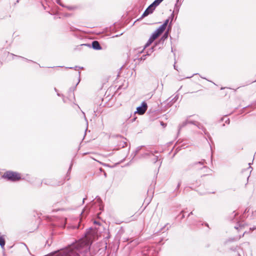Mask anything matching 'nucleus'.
<instances>
[{
  "label": "nucleus",
  "mask_w": 256,
  "mask_h": 256,
  "mask_svg": "<svg viewBox=\"0 0 256 256\" xmlns=\"http://www.w3.org/2000/svg\"><path fill=\"white\" fill-rule=\"evenodd\" d=\"M90 210V208L88 206H86L82 212L81 214L83 216H86Z\"/></svg>",
  "instance_id": "4468645a"
},
{
  "label": "nucleus",
  "mask_w": 256,
  "mask_h": 256,
  "mask_svg": "<svg viewBox=\"0 0 256 256\" xmlns=\"http://www.w3.org/2000/svg\"><path fill=\"white\" fill-rule=\"evenodd\" d=\"M192 214H193V212H191L188 214V216H190V215H192Z\"/></svg>",
  "instance_id": "79ce46f5"
},
{
  "label": "nucleus",
  "mask_w": 256,
  "mask_h": 256,
  "mask_svg": "<svg viewBox=\"0 0 256 256\" xmlns=\"http://www.w3.org/2000/svg\"><path fill=\"white\" fill-rule=\"evenodd\" d=\"M72 164H71L70 167H69V168L68 170V172H67V174H66V178L67 180H69L70 178V170H72Z\"/></svg>",
  "instance_id": "aec40b11"
},
{
  "label": "nucleus",
  "mask_w": 256,
  "mask_h": 256,
  "mask_svg": "<svg viewBox=\"0 0 256 256\" xmlns=\"http://www.w3.org/2000/svg\"><path fill=\"white\" fill-rule=\"evenodd\" d=\"M94 224H98V225H100V222H97V221H94Z\"/></svg>",
  "instance_id": "ea45409f"
},
{
  "label": "nucleus",
  "mask_w": 256,
  "mask_h": 256,
  "mask_svg": "<svg viewBox=\"0 0 256 256\" xmlns=\"http://www.w3.org/2000/svg\"><path fill=\"white\" fill-rule=\"evenodd\" d=\"M78 82H77V84H76V86H74V87H71L69 89V94H72V96H74V90H75V89L76 88V86H78V83L80 82V72H78Z\"/></svg>",
  "instance_id": "1a4fd4ad"
},
{
  "label": "nucleus",
  "mask_w": 256,
  "mask_h": 256,
  "mask_svg": "<svg viewBox=\"0 0 256 256\" xmlns=\"http://www.w3.org/2000/svg\"><path fill=\"white\" fill-rule=\"evenodd\" d=\"M256 81V80H254V81H252V82H250L249 84L252 83V82H255Z\"/></svg>",
  "instance_id": "8fccbe9b"
},
{
  "label": "nucleus",
  "mask_w": 256,
  "mask_h": 256,
  "mask_svg": "<svg viewBox=\"0 0 256 256\" xmlns=\"http://www.w3.org/2000/svg\"><path fill=\"white\" fill-rule=\"evenodd\" d=\"M174 68L176 70H177L176 68V66L175 64H174Z\"/></svg>",
  "instance_id": "3c124183"
},
{
  "label": "nucleus",
  "mask_w": 256,
  "mask_h": 256,
  "mask_svg": "<svg viewBox=\"0 0 256 256\" xmlns=\"http://www.w3.org/2000/svg\"><path fill=\"white\" fill-rule=\"evenodd\" d=\"M224 120V118H220V122H221L223 121V120Z\"/></svg>",
  "instance_id": "37998d69"
},
{
  "label": "nucleus",
  "mask_w": 256,
  "mask_h": 256,
  "mask_svg": "<svg viewBox=\"0 0 256 256\" xmlns=\"http://www.w3.org/2000/svg\"><path fill=\"white\" fill-rule=\"evenodd\" d=\"M172 52H173V49H172Z\"/></svg>",
  "instance_id": "338daca9"
},
{
  "label": "nucleus",
  "mask_w": 256,
  "mask_h": 256,
  "mask_svg": "<svg viewBox=\"0 0 256 256\" xmlns=\"http://www.w3.org/2000/svg\"><path fill=\"white\" fill-rule=\"evenodd\" d=\"M78 68H80V69H83L84 68L83 67H79L78 66H76L74 68H73V67H66V68H70V69H72V68H74V70H76L78 69Z\"/></svg>",
  "instance_id": "c85d7f7f"
},
{
  "label": "nucleus",
  "mask_w": 256,
  "mask_h": 256,
  "mask_svg": "<svg viewBox=\"0 0 256 256\" xmlns=\"http://www.w3.org/2000/svg\"><path fill=\"white\" fill-rule=\"evenodd\" d=\"M70 31H74L75 30H76V28H74L73 27H71L70 28Z\"/></svg>",
  "instance_id": "58836bf2"
},
{
  "label": "nucleus",
  "mask_w": 256,
  "mask_h": 256,
  "mask_svg": "<svg viewBox=\"0 0 256 256\" xmlns=\"http://www.w3.org/2000/svg\"><path fill=\"white\" fill-rule=\"evenodd\" d=\"M62 100H63L64 102V103L66 102V100H65V98H64V97H62Z\"/></svg>",
  "instance_id": "a19ab883"
},
{
  "label": "nucleus",
  "mask_w": 256,
  "mask_h": 256,
  "mask_svg": "<svg viewBox=\"0 0 256 256\" xmlns=\"http://www.w3.org/2000/svg\"><path fill=\"white\" fill-rule=\"evenodd\" d=\"M223 89H224V88H221V90H223Z\"/></svg>",
  "instance_id": "774afa93"
},
{
  "label": "nucleus",
  "mask_w": 256,
  "mask_h": 256,
  "mask_svg": "<svg viewBox=\"0 0 256 256\" xmlns=\"http://www.w3.org/2000/svg\"><path fill=\"white\" fill-rule=\"evenodd\" d=\"M196 126L202 130V131L205 130V128L200 122H198Z\"/></svg>",
  "instance_id": "393cba45"
},
{
  "label": "nucleus",
  "mask_w": 256,
  "mask_h": 256,
  "mask_svg": "<svg viewBox=\"0 0 256 256\" xmlns=\"http://www.w3.org/2000/svg\"><path fill=\"white\" fill-rule=\"evenodd\" d=\"M120 36V35L117 34V35H116V36H114L113 37H114H114H118V36Z\"/></svg>",
  "instance_id": "09e8293b"
},
{
  "label": "nucleus",
  "mask_w": 256,
  "mask_h": 256,
  "mask_svg": "<svg viewBox=\"0 0 256 256\" xmlns=\"http://www.w3.org/2000/svg\"><path fill=\"white\" fill-rule=\"evenodd\" d=\"M110 29H111V30H114V28H113V27H110Z\"/></svg>",
  "instance_id": "5fc2aeb1"
},
{
  "label": "nucleus",
  "mask_w": 256,
  "mask_h": 256,
  "mask_svg": "<svg viewBox=\"0 0 256 256\" xmlns=\"http://www.w3.org/2000/svg\"><path fill=\"white\" fill-rule=\"evenodd\" d=\"M225 126V124H222V126Z\"/></svg>",
  "instance_id": "0e129e2a"
},
{
  "label": "nucleus",
  "mask_w": 256,
  "mask_h": 256,
  "mask_svg": "<svg viewBox=\"0 0 256 256\" xmlns=\"http://www.w3.org/2000/svg\"><path fill=\"white\" fill-rule=\"evenodd\" d=\"M178 98V94H176L169 102L168 103V106H171Z\"/></svg>",
  "instance_id": "9d476101"
},
{
  "label": "nucleus",
  "mask_w": 256,
  "mask_h": 256,
  "mask_svg": "<svg viewBox=\"0 0 256 256\" xmlns=\"http://www.w3.org/2000/svg\"><path fill=\"white\" fill-rule=\"evenodd\" d=\"M116 138H118V137L122 138V136H120V135H116Z\"/></svg>",
  "instance_id": "a18cd8bd"
},
{
  "label": "nucleus",
  "mask_w": 256,
  "mask_h": 256,
  "mask_svg": "<svg viewBox=\"0 0 256 256\" xmlns=\"http://www.w3.org/2000/svg\"><path fill=\"white\" fill-rule=\"evenodd\" d=\"M167 225H168V224H166V225H165V226H164V228H162V230L164 229V228L165 227H166V226Z\"/></svg>",
  "instance_id": "de8ad7c7"
},
{
  "label": "nucleus",
  "mask_w": 256,
  "mask_h": 256,
  "mask_svg": "<svg viewBox=\"0 0 256 256\" xmlns=\"http://www.w3.org/2000/svg\"><path fill=\"white\" fill-rule=\"evenodd\" d=\"M184 212V210H182L181 212H180V214H182V218H184V214H183Z\"/></svg>",
  "instance_id": "4c0bfd02"
},
{
  "label": "nucleus",
  "mask_w": 256,
  "mask_h": 256,
  "mask_svg": "<svg viewBox=\"0 0 256 256\" xmlns=\"http://www.w3.org/2000/svg\"><path fill=\"white\" fill-rule=\"evenodd\" d=\"M164 30H165L162 27L160 26L152 34V36L154 37V38L156 39L164 31Z\"/></svg>",
  "instance_id": "423d86ee"
},
{
  "label": "nucleus",
  "mask_w": 256,
  "mask_h": 256,
  "mask_svg": "<svg viewBox=\"0 0 256 256\" xmlns=\"http://www.w3.org/2000/svg\"><path fill=\"white\" fill-rule=\"evenodd\" d=\"M168 35L169 34H168V32H165L160 38L164 41L168 38Z\"/></svg>",
  "instance_id": "b1692460"
},
{
  "label": "nucleus",
  "mask_w": 256,
  "mask_h": 256,
  "mask_svg": "<svg viewBox=\"0 0 256 256\" xmlns=\"http://www.w3.org/2000/svg\"><path fill=\"white\" fill-rule=\"evenodd\" d=\"M144 146H138L136 149L132 154V159L136 156V155L139 152L140 150L142 149V148Z\"/></svg>",
  "instance_id": "ddd939ff"
},
{
  "label": "nucleus",
  "mask_w": 256,
  "mask_h": 256,
  "mask_svg": "<svg viewBox=\"0 0 256 256\" xmlns=\"http://www.w3.org/2000/svg\"><path fill=\"white\" fill-rule=\"evenodd\" d=\"M187 124H188V120H186L182 124L179 125L178 126V132L179 133L180 130L186 126Z\"/></svg>",
  "instance_id": "dca6fc26"
},
{
  "label": "nucleus",
  "mask_w": 256,
  "mask_h": 256,
  "mask_svg": "<svg viewBox=\"0 0 256 256\" xmlns=\"http://www.w3.org/2000/svg\"><path fill=\"white\" fill-rule=\"evenodd\" d=\"M174 17V12H173L168 18H170V22H171L172 23Z\"/></svg>",
  "instance_id": "cd10ccee"
},
{
  "label": "nucleus",
  "mask_w": 256,
  "mask_h": 256,
  "mask_svg": "<svg viewBox=\"0 0 256 256\" xmlns=\"http://www.w3.org/2000/svg\"><path fill=\"white\" fill-rule=\"evenodd\" d=\"M56 94L58 96L64 97V95L62 94H60L58 93V92H57Z\"/></svg>",
  "instance_id": "e433bc0d"
},
{
  "label": "nucleus",
  "mask_w": 256,
  "mask_h": 256,
  "mask_svg": "<svg viewBox=\"0 0 256 256\" xmlns=\"http://www.w3.org/2000/svg\"><path fill=\"white\" fill-rule=\"evenodd\" d=\"M86 198H83V200H82V203H83V204L84 202V200H86Z\"/></svg>",
  "instance_id": "c03bdc74"
},
{
  "label": "nucleus",
  "mask_w": 256,
  "mask_h": 256,
  "mask_svg": "<svg viewBox=\"0 0 256 256\" xmlns=\"http://www.w3.org/2000/svg\"><path fill=\"white\" fill-rule=\"evenodd\" d=\"M82 46H84L89 48H92L94 50H100L102 49V47L100 46V42L97 40H94L92 44H82Z\"/></svg>",
  "instance_id": "7ed1b4c3"
},
{
  "label": "nucleus",
  "mask_w": 256,
  "mask_h": 256,
  "mask_svg": "<svg viewBox=\"0 0 256 256\" xmlns=\"http://www.w3.org/2000/svg\"><path fill=\"white\" fill-rule=\"evenodd\" d=\"M164 0H155L152 3V5L154 7L158 6Z\"/></svg>",
  "instance_id": "6ab92c4d"
},
{
  "label": "nucleus",
  "mask_w": 256,
  "mask_h": 256,
  "mask_svg": "<svg viewBox=\"0 0 256 256\" xmlns=\"http://www.w3.org/2000/svg\"><path fill=\"white\" fill-rule=\"evenodd\" d=\"M56 2H57V3H58V4L60 6H63V7L64 6L62 4H61V3L60 2V0H56Z\"/></svg>",
  "instance_id": "72a5a7b5"
},
{
  "label": "nucleus",
  "mask_w": 256,
  "mask_h": 256,
  "mask_svg": "<svg viewBox=\"0 0 256 256\" xmlns=\"http://www.w3.org/2000/svg\"><path fill=\"white\" fill-rule=\"evenodd\" d=\"M19 0H16V2L15 3V4H16V3H18V2H19Z\"/></svg>",
  "instance_id": "603ef678"
},
{
  "label": "nucleus",
  "mask_w": 256,
  "mask_h": 256,
  "mask_svg": "<svg viewBox=\"0 0 256 256\" xmlns=\"http://www.w3.org/2000/svg\"><path fill=\"white\" fill-rule=\"evenodd\" d=\"M235 240V238L232 239V240Z\"/></svg>",
  "instance_id": "052dcab7"
},
{
  "label": "nucleus",
  "mask_w": 256,
  "mask_h": 256,
  "mask_svg": "<svg viewBox=\"0 0 256 256\" xmlns=\"http://www.w3.org/2000/svg\"><path fill=\"white\" fill-rule=\"evenodd\" d=\"M24 245H25V246L26 247V249H28V248L27 247V246H26V244H24Z\"/></svg>",
  "instance_id": "4d7b16f0"
},
{
  "label": "nucleus",
  "mask_w": 256,
  "mask_h": 256,
  "mask_svg": "<svg viewBox=\"0 0 256 256\" xmlns=\"http://www.w3.org/2000/svg\"><path fill=\"white\" fill-rule=\"evenodd\" d=\"M54 91H55V92H58V90H57L56 88H54Z\"/></svg>",
  "instance_id": "49530a36"
},
{
  "label": "nucleus",
  "mask_w": 256,
  "mask_h": 256,
  "mask_svg": "<svg viewBox=\"0 0 256 256\" xmlns=\"http://www.w3.org/2000/svg\"><path fill=\"white\" fill-rule=\"evenodd\" d=\"M104 176H106V172H104Z\"/></svg>",
  "instance_id": "13d9d810"
},
{
  "label": "nucleus",
  "mask_w": 256,
  "mask_h": 256,
  "mask_svg": "<svg viewBox=\"0 0 256 256\" xmlns=\"http://www.w3.org/2000/svg\"><path fill=\"white\" fill-rule=\"evenodd\" d=\"M204 162H205V160H203V161H200V162H198L194 163V164H200L201 166H202V165H204Z\"/></svg>",
  "instance_id": "7c9ffc66"
},
{
  "label": "nucleus",
  "mask_w": 256,
  "mask_h": 256,
  "mask_svg": "<svg viewBox=\"0 0 256 256\" xmlns=\"http://www.w3.org/2000/svg\"><path fill=\"white\" fill-rule=\"evenodd\" d=\"M180 6V4L178 3V0H177L175 4L174 10L173 12L178 14L179 12Z\"/></svg>",
  "instance_id": "f8f14e48"
},
{
  "label": "nucleus",
  "mask_w": 256,
  "mask_h": 256,
  "mask_svg": "<svg viewBox=\"0 0 256 256\" xmlns=\"http://www.w3.org/2000/svg\"><path fill=\"white\" fill-rule=\"evenodd\" d=\"M156 7H154V6L152 5V4H151L144 10L142 14V15L140 17V19L148 15L152 14L154 10H155Z\"/></svg>",
  "instance_id": "39448f33"
},
{
  "label": "nucleus",
  "mask_w": 256,
  "mask_h": 256,
  "mask_svg": "<svg viewBox=\"0 0 256 256\" xmlns=\"http://www.w3.org/2000/svg\"><path fill=\"white\" fill-rule=\"evenodd\" d=\"M158 152L157 150H148V152H146L142 155V157H146L148 156L149 158H151L152 156H154V154H158Z\"/></svg>",
  "instance_id": "6e6552de"
},
{
  "label": "nucleus",
  "mask_w": 256,
  "mask_h": 256,
  "mask_svg": "<svg viewBox=\"0 0 256 256\" xmlns=\"http://www.w3.org/2000/svg\"><path fill=\"white\" fill-rule=\"evenodd\" d=\"M91 239V237L88 236L84 240L72 244L68 249L63 252L62 256H76L79 252H82L83 249H84V250L86 251V256H90V253L88 249L92 243Z\"/></svg>",
  "instance_id": "f257e3e1"
},
{
  "label": "nucleus",
  "mask_w": 256,
  "mask_h": 256,
  "mask_svg": "<svg viewBox=\"0 0 256 256\" xmlns=\"http://www.w3.org/2000/svg\"><path fill=\"white\" fill-rule=\"evenodd\" d=\"M203 132L205 135L208 136V138H210V134L207 132L206 128H205V130H203Z\"/></svg>",
  "instance_id": "c756f323"
},
{
  "label": "nucleus",
  "mask_w": 256,
  "mask_h": 256,
  "mask_svg": "<svg viewBox=\"0 0 256 256\" xmlns=\"http://www.w3.org/2000/svg\"><path fill=\"white\" fill-rule=\"evenodd\" d=\"M146 56H147L146 54L143 55L140 58L141 60H144L146 58Z\"/></svg>",
  "instance_id": "473e14b6"
},
{
  "label": "nucleus",
  "mask_w": 256,
  "mask_h": 256,
  "mask_svg": "<svg viewBox=\"0 0 256 256\" xmlns=\"http://www.w3.org/2000/svg\"><path fill=\"white\" fill-rule=\"evenodd\" d=\"M122 138L123 140L120 142V143L118 144V146L119 147L123 148L127 146V142L125 141V140H126V138Z\"/></svg>",
  "instance_id": "2eb2a0df"
},
{
  "label": "nucleus",
  "mask_w": 256,
  "mask_h": 256,
  "mask_svg": "<svg viewBox=\"0 0 256 256\" xmlns=\"http://www.w3.org/2000/svg\"><path fill=\"white\" fill-rule=\"evenodd\" d=\"M156 40L152 35L144 46V48L148 46Z\"/></svg>",
  "instance_id": "9b49d317"
},
{
  "label": "nucleus",
  "mask_w": 256,
  "mask_h": 256,
  "mask_svg": "<svg viewBox=\"0 0 256 256\" xmlns=\"http://www.w3.org/2000/svg\"><path fill=\"white\" fill-rule=\"evenodd\" d=\"M164 40H162V39L160 38L158 42H156L154 46L156 47L158 45L162 46L164 43Z\"/></svg>",
  "instance_id": "4be33fe9"
},
{
  "label": "nucleus",
  "mask_w": 256,
  "mask_h": 256,
  "mask_svg": "<svg viewBox=\"0 0 256 256\" xmlns=\"http://www.w3.org/2000/svg\"><path fill=\"white\" fill-rule=\"evenodd\" d=\"M170 227V226L169 227H168L166 228V230H168Z\"/></svg>",
  "instance_id": "bf43d9fd"
},
{
  "label": "nucleus",
  "mask_w": 256,
  "mask_h": 256,
  "mask_svg": "<svg viewBox=\"0 0 256 256\" xmlns=\"http://www.w3.org/2000/svg\"><path fill=\"white\" fill-rule=\"evenodd\" d=\"M2 178L11 182H16L21 179L20 174L10 170L5 172L2 176Z\"/></svg>",
  "instance_id": "f03ea898"
},
{
  "label": "nucleus",
  "mask_w": 256,
  "mask_h": 256,
  "mask_svg": "<svg viewBox=\"0 0 256 256\" xmlns=\"http://www.w3.org/2000/svg\"><path fill=\"white\" fill-rule=\"evenodd\" d=\"M234 228H235L236 229H238V228L237 226H234Z\"/></svg>",
  "instance_id": "6e6d98bb"
},
{
  "label": "nucleus",
  "mask_w": 256,
  "mask_h": 256,
  "mask_svg": "<svg viewBox=\"0 0 256 256\" xmlns=\"http://www.w3.org/2000/svg\"><path fill=\"white\" fill-rule=\"evenodd\" d=\"M42 182L46 184H48L47 182H44V180Z\"/></svg>",
  "instance_id": "864d4df0"
},
{
  "label": "nucleus",
  "mask_w": 256,
  "mask_h": 256,
  "mask_svg": "<svg viewBox=\"0 0 256 256\" xmlns=\"http://www.w3.org/2000/svg\"><path fill=\"white\" fill-rule=\"evenodd\" d=\"M154 48H155V46H154L152 47L149 50H148V51L146 52V55L150 56L152 54V53L154 52Z\"/></svg>",
  "instance_id": "412c9836"
},
{
  "label": "nucleus",
  "mask_w": 256,
  "mask_h": 256,
  "mask_svg": "<svg viewBox=\"0 0 256 256\" xmlns=\"http://www.w3.org/2000/svg\"><path fill=\"white\" fill-rule=\"evenodd\" d=\"M198 122H196V121H192V120H188V124H192L196 126L198 124Z\"/></svg>",
  "instance_id": "a878e982"
},
{
  "label": "nucleus",
  "mask_w": 256,
  "mask_h": 256,
  "mask_svg": "<svg viewBox=\"0 0 256 256\" xmlns=\"http://www.w3.org/2000/svg\"><path fill=\"white\" fill-rule=\"evenodd\" d=\"M5 245V240L4 238L2 236H0V246L2 248H4Z\"/></svg>",
  "instance_id": "a211bd4d"
},
{
  "label": "nucleus",
  "mask_w": 256,
  "mask_h": 256,
  "mask_svg": "<svg viewBox=\"0 0 256 256\" xmlns=\"http://www.w3.org/2000/svg\"><path fill=\"white\" fill-rule=\"evenodd\" d=\"M148 106L147 104L145 102H142L141 105L138 106L136 108V111L135 112H137L140 115H142L145 113L147 110Z\"/></svg>",
  "instance_id": "20e7f679"
},
{
  "label": "nucleus",
  "mask_w": 256,
  "mask_h": 256,
  "mask_svg": "<svg viewBox=\"0 0 256 256\" xmlns=\"http://www.w3.org/2000/svg\"><path fill=\"white\" fill-rule=\"evenodd\" d=\"M150 158H152V162L154 164L158 162V168L160 166L162 161L161 160L160 158H159V156L155 155V154H154V156H152Z\"/></svg>",
  "instance_id": "0eeeda50"
},
{
  "label": "nucleus",
  "mask_w": 256,
  "mask_h": 256,
  "mask_svg": "<svg viewBox=\"0 0 256 256\" xmlns=\"http://www.w3.org/2000/svg\"><path fill=\"white\" fill-rule=\"evenodd\" d=\"M172 24L171 22H170L168 25V26L167 30L165 32H168V34H169L170 32L172 30Z\"/></svg>",
  "instance_id": "5701e85b"
},
{
  "label": "nucleus",
  "mask_w": 256,
  "mask_h": 256,
  "mask_svg": "<svg viewBox=\"0 0 256 256\" xmlns=\"http://www.w3.org/2000/svg\"><path fill=\"white\" fill-rule=\"evenodd\" d=\"M170 18H167L166 20H165V21L160 26L162 27L163 28H164V30L166 29V26L168 25L169 23H170Z\"/></svg>",
  "instance_id": "f3484780"
},
{
  "label": "nucleus",
  "mask_w": 256,
  "mask_h": 256,
  "mask_svg": "<svg viewBox=\"0 0 256 256\" xmlns=\"http://www.w3.org/2000/svg\"><path fill=\"white\" fill-rule=\"evenodd\" d=\"M160 125L164 127L166 126V124H164L163 122H160Z\"/></svg>",
  "instance_id": "c9c22d12"
},
{
  "label": "nucleus",
  "mask_w": 256,
  "mask_h": 256,
  "mask_svg": "<svg viewBox=\"0 0 256 256\" xmlns=\"http://www.w3.org/2000/svg\"><path fill=\"white\" fill-rule=\"evenodd\" d=\"M181 184H182V180H179L178 181V185L175 189V190H178L179 188H180V185H181Z\"/></svg>",
  "instance_id": "bb28decb"
},
{
  "label": "nucleus",
  "mask_w": 256,
  "mask_h": 256,
  "mask_svg": "<svg viewBox=\"0 0 256 256\" xmlns=\"http://www.w3.org/2000/svg\"><path fill=\"white\" fill-rule=\"evenodd\" d=\"M238 256H240V254H238Z\"/></svg>",
  "instance_id": "e2e57ef3"
},
{
  "label": "nucleus",
  "mask_w": 256,
  "mask_h": 256,
  "mask_svg": "<svg viewBox=\"0 0 256 256\" xmlns=\"http://www.w3.org/2000/svg\"><path fill=\"white\" fill-rule=\"evenodd\" d=\"M236 214H234V216H236Z\"/></svg>",
  "instance_id": "69168bd1"
},
{
  "label": "nucleus",
  "mask_w": 256,
  "mask_h": 256,
  "mask_svg": "<svg viewBox=\"0 0 256 256\" xmlns=\"http://www.w3.org/2000/svg\"><path fill=\"white\" fill-rule=\"evenodd\" d=\"M12 54L13 55V54ZM14 56H18V57L21 58H23V59H24V60H27V61H28V62H32V60H28V58H24V57H22V56H16V55H14Z\"/></svg>",
  "instance_id": "2f4dec72"
},
{
  "label": "nucleus",
  "mask_w": 256,
  "mask_h": 256,
  "mask_svg": "<svg viewBox=\"0 0 256 256\" xmlns=\"http://www.w3.org/2000/svg\"><path fill=\"white\" fill-rule=\"evenodd\" d=\"M230 122V120L229 118H227L226 120H225V123L226 124H229Z\"/></svg>",
  "instance_id": "f704fd0d"
},
{
  "label": "nucleus",
  "mask_w": 256,
  "mask_h": 256,
  "mask_svg": "<svg viewBox=\"0 0 256 256\" xmlns=\"http://www.w3.org/2000/svg\"><path fill=\"white\" fill-rule=\"evenodd\" d=\"M191 77H192V76H190V77H189V76H188V77H187V78H191Z\"/></svg>",
  "instance_id": "680f3d73"
}]
</instances>
